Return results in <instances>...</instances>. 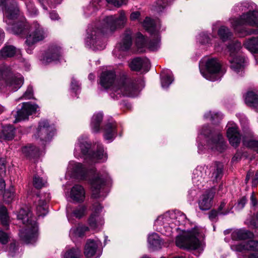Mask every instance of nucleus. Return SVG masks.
I'll return each instance as SVG.
<instances>
[{"label":"nucleus","mask_w":258,"mask_h":258,"mask_svg":"<svg viewBox=\"0 0 258 258\" xmlns=\"http://www.w3.org/2000/svg\"><path fill=\"white\" fill-rule=\"evenodd\" d=\"M17 220L24 225L19 231L20 240L26 244H34L38 239V227L36 218L30 207L24 205L17 213Z\"/></svg>","instance_id":"nucleus-1"},{"label":"nucleus","mask_w":258,"mask_h":258,"mask_svg":"<svg viewBox=\"0 0 258 258\" xmlns=\"http://www.w3.org/2000/svg\"><path fill=\"white\" fill-rule=\"evenodd\" d=\"M143 86L144 83L141 79H125L120 81L117 85L113 86L110 95L113 99H118L122 95L135 97L138 95Z\"/></svg>","instance_id":"nucleus-2"},{"label":"nucleus","mask_w":258,"mask_h":258,"mask_svg":"<svg viewBox=\"0 0 258 258\" xmlns=\"http://www.w3.org/2000/svg\"><path fill=\"white\" fill-rule=\"evenodd\" d=\"M30 30V26L25 19L17 21V35L21 37H26L25 44L30 47L36 43L43 40L46 36V34L43 28L39 25H35V30L30 35H28Z\"/></svg>","instance_id":"nucleus-3"},{"label":"nucleus","mask_w":258,"mask_h":258,"mask_svg":"<svg viewBox=\"0 0 258 258\" xmlns=\"http://www.w3.org/2000/svg\"><path fill=\"white\" fill-rule=\"evenodd\" d=\"M126 21V18L125 13L123 11H120L119 16H109L106 17L103 21V26L102 28L98 30L97 35L96 36V32L95 31L92 32L91 34V43L93 44L94 41L97 38L100 39V36L102 34L107 33L108 32H112L114 31L117 28L123 26Z\"/></svg>","instance_id":"nucleus-4"},{"label":"nucleus","mask_w":258,"mask_h":258,"mask_svg":"<svg viewBox=\"0 0 258 258\" xmlns=\"http://www.w3.org/2000/svg\"><path fill=\"white\" fill-rule=\"evenodd\" d=\"M231 23L235 31L239 33L241 36L248 34L249 33L242 27L246 25L258 26V11L249 12L242 14L238 18H233Z\"/></svg>","instance_id":"nucleus-5"},{"label":"nucleus","mask_w":258,"mask_h":258,"mask_svg":"<svg viewBox=\"0 0 258 258\" xmlns=\"http://www.w3.org/2000/svg\"><path fill=\"white\" fill-rule=\"evenodd\" d=\"M199 233L196 230L184 233L176 238L175 243L177 246L187 249H196L200 246L198 238Z\"/></svg>","instance_id":"nucleus-6"},{"label":"nucleus","mask_w":258,"mask_h":258,"mask_svg":"<svg viewBox=\"0 0 258 258\" xmlns=\"http://www.w3.org/2000/svg\"><path fill=\"white\" fill-rule=\"evenodd\" d=\"M230 55L232 59H230V68L234 71L238 73L242 71L244 67L245 58L241 56H235V53L240 50L241 48V43L235 41L228 46Z\"/></svg>","instance_id":"nucleus-7"},{"label":"nucleus","mask_w":258,"mask_h":258,"mask_svg":"<svg viewBox=\"0 0 258 258\" xmlns=\"http://www.w3.org/2000/svg\"><path fill=\"white\" fill-rule=\"evenodd\" d=\"M202 133L205 136H212V138L208 142V146L212 150L222 152L226 149V142L219 133H213L211 130H209L208 126L204 127Z\"/></svg>","instance_id":"nucleus-8"},{"label":"nucleus","mask_w":258,"mask_h":258,"mask_svg":"<svg viewBox=\"0 0 258 258\" xmlns=\"http://www.w3.org/2000/svg\"><path fill=\"white\" fill-rule=\"evenodd\" d=\"M54 135V129L50 126L46 120H42L39 122L38 127L34 134L35 139L39 140L42 144L50 141Z\"/></svg>","instance_id":"nucleus-9"},{"label":"nucleus","mask_w":258,"mask_h":258,"mask_svg":"<svg viewBox=\"0 0 258 258\" xmlns=\"http://www.w3.org/2000/svg\"><path fill=\"white\" fill-rule=\"evenodd\" d=\"M16 83L14 70L11 66L0 67V90L5 87H12Z\"/></svg>","instance_id":"nucleus-10"},{"label":"nucleus","mask_w":258,"mask_h":258,"mask_svg":"<svg viewBox=\"0 0 258 258\" xmlns=\"http://www.w3.org/2000/svg\"><path fill=\"white\" fill-rule=\"evenodd\" d=\"M206 72L200 68V72L206 79L215 81L217 80V74L221 69V64L215 58L208 59L206 63Z\"/></svg>","instance_id":"nucleus-11"},{"label":"nucleus","mask_w":258,"mask_h":258,"mask_svg":"<svg viewBox=\"0 0 258 258\" xmlns=\"http://www.w3.org/2000/svg\"><path fill=\"white\" fill-rule=\"evenodd\" d=\"M5 2L6 3L4 10L6 16L5 21L8 25L10 26L9 29L13 30L16 22V2L15 1L12 2L10 0H0V6H2Z\"/></svg>","instance_id":"nucleus-12"},{"label":"nucleus","mask_w":258,"mask_h":258,"mask_svg":"<svg viewBox=\"0 0 258 258\" xmlns=\"http://www.w3.org/2000/svg\"><path fill=\"white\" fill-rule=\"evenodd\" d=\"M116 80V74L114 71H105L100 76L98 84L104 89L113 86Z\"/></svg>","instance_id":"nucleus-13"},{"label":"nucleus","mask_w":258,"mask_h":258,"mask_svg":"<svg viewBox=\"0 0 258 258\" xmlns=\"http://www.w3.org/2000/svg\"><path fill=\"white\" fill-rule=\"evenodd\" d=\"M215 192L213 189L207 190L203 194L199 200V208L203 211L210 209L212 206V201Z\"/></svg>","instance_id":"nucleus-14"},{"label":"nucleus","mask_w":258,"mask_h":258,"mask_svg":"<svg viewBox=\"0 0 258 258\" xmlns=\"http://www.w3.org/2000/svg\"><path fill=\"white\" fill-rule=\"evenodd\" d=\"M38 106L36 104H32L29 102L23 103L22 108L17 111V122L27 119L28 116L35 113Z\"/></svg>","instance_id":"nucleus-15"},{"label":"nucleus","mask_w":258,"mask_h":258,"mask_svg":"<svg viewBox=\"0 0 258 258\" xmlns=\"http://www.w3.org/2000/svg\"><path fill=\"white\" fill-rule=\"evenodd\" d=\"M150 62L147 58L136 57L133 59L130 63V68L132 71H139L144 69L146 72L149 71Z\"/></svg>","instance_id":"nucleus-16"},{"label":"nucleus","mask_w":258,"mask_h":258,"mask_svg":"<svg viewBox=\"0 0 258 258\" xmlns=\"http://www.w3.org/2000/svg\"><path fill=\"white\" fill-rule=\"evenodd\" d=\"M60 50L59 46L56 45H51L44 56L43 61L49 63L53 61L59 60L61 56Z\"/></svg>","instance_id":"nucleus-17"},{"label":"nucleus","mask_w":258,"mask_h":258,"mask_svg":"<svg viewBox=\"0 0 258 258\" xmlns=\"http://www.w3.org/2000/svg\"><path fill=\"white\" fill-rule=\"evenodd\" d=\"M227 136L230 144L233 147H237L240 142L241 136L235 124L229 126L227 131Z\"/></svg>","instance_id":"nucleus-18"},{"label":"nucleus","mask_w":258,"mask_h":258,"mask_svg":"<svg viewBox=\"0 0 258 258\" xmlns=\"http://www.w3.org/2000/svg\"><path fill=\"white\" fill-rule=\"evenodd\" d=\"M98 244L94 240L89 239L85 245L84 253L86 258L98 257L100 253L98 251Z\"/></svg>","instance_id":"nucleus-19"},{"label":"nucleus","mask_w":258,"mask_h":258,"mask_svg":"<svg viewBox=\"0 0 258 258\" xmlns=\"http://www.w3.org/2000/svg\"><path fill=\"white\" fill-rule=\"evenodd\" d=\"M233 250L242 252L244 250L258 251V241L249 240L247 242H242L239 244L233 245L231 246Z\"/></svg>","instance_id":"nucleus-20"},{"label":"nucleus","mask_w":258,"mask_h":258,"mask_svg":"<svg viewBox=\"0 0 258 258\" xmlns=\"http://www.w3.org/2000/svg\"><path fill=\"white\" fill-rule=\"evenodd\" d=\"M15 136V127L11 124L3 127L0 131V142H8L14 139Z\"/></svg>","instance_id":"nucleus-21"},{"label":"nucleus","mask_w":258,"mask_h":258,"mask_svg":"<svg viewBox=\"0 0 258 258\" xmlns=\"http://www.w3.org/2000/svg\"><path fill=\"white\" fill-rule=\"evenodd\" d=\"M71 198L77 203L83 202L85 198V192L83 186L76 184L74 185L71 191Z\"/></svg>","instance_id":"nucleus-22"},{"label":"nucleus","mask_w":258,"mask_h":258,"mask_svg":"<svg viewBox=\"0 0 258 258\" xmlns=\"http://www.w3.org/2000/svg\"><path fill=\"white\" fill-rule=\"evenodd\" d=\"M92 197L94 198H98L100 197V193L103 190L105 185L104 180L100 178L96 177L93 179L91 182Z\"/></svg>","instance_id":"nucleus-23"},{"label":"nucleus","mask_w":258,"mask_h":258,"mask_svg":"<svg viewBox=\"0 0 258 258\" xmlns=\"http://www.w3.org/2000/svg\"><path fill=\"white\" fill-rule=\"evenodd\" d=\"M132 44V32L126 30L123 34L121 41L119 42V47L121 50H127L131 46Z\"/></svg>","instance_id":"nucleus-24"},{"label":"nucleus","mask_w":258,"mask_h":258,"mask_svg":"<svg viewBox=\"0 0 258 258\" xmlns=\"http://www.w3.org/2000/svg\"><path fill=\"white\" fill-rule=\"evenodd\" d=\"M253 234L248 230L240 229L234 231L231 234L232 239L236 240H244L251 238Z\"/></svg>","instance_id":"nucleus-25"},{"label":"nucleus","mask_w":258,"mask_h":258,"mask_svg":"<svg viewBox=\"0 0 258 258\" xmlns=\"http://www.w3.org/2000/svg\"><path fill=\"white\" fill-rule=\"evenodd\" d=\"M116 124L115 122H109L107 123L104 127V137L106 140L109 142L112 141L115 137L116 133Z\"/></svg>","instance_id":"nucleus-26"},{"label":"nucleus","mask_w":258,"mask_h":258,"mask_svg":"<svg viewBox=\"0 0 258 258\" xmlns=\"http://www.w3.org/2000/svg\"><path fill=\"white\" fill-rule=\"evenodd\" d=\"M49 196L46 199L40 198L36 203V212L38 216H44L47 213L46 203L49 201Z\"/></svg>","instance_id":"nucleus-27"},{"label":"nucleus","mask_w":258,"mask_h":258,"mask_svg":"<svg viewBox=\"0 0 258 258\" xmlns=\"http://www.w3.org/2000/svg\"><path fill=\"white\" fill-rule=\"evenodd\" d=\"M16 49L14 46L6 44L0 50V58L5 59L14 56Z\"/></svg>","instance_id":"nucleus-28"},{"label":"nucleus","mask_w":258,"mask_h":258,"mask_svg":"<svg viewBox=\"0 0 258 258\" xmlns=\"http://www.w3.org/2000/svg\"><path fill=\"white\" fill-rule=\"evenodd\" d=\"M89 158L93 162H104L107 160V155L104 153L103 149L101 147L92 154H89Z\"/></svg>","instance_id":"nucleus-29"},{"label":"nucleus","mask_w":258,"mask_h":258,"mask_svg":"<svg viewBox=\"0 0 258 258\" xmlns=\"http://www.w3.org/2000/svg\"><path fill=\"white\" fill-rule=\"evenodd\" d=\"M245 103L253 107L258 106V95L252 91L248 92L245 97Z\"/></svg>","instance_id":"nucleus-30"},{"label":"nucleus","mask_w":258,"mask_h":258,"mask_svg":"<svg viewBox=\"0 0 258 258\" xmlns=\"http://www.w3.org/2000/svg\"><path fill=\"white\" fill-rule=\"evenodd\" d=\"M22 151L27 157L35 158L38 156L39 150L34 146H29L23 148Z\"/></svg>","instance_id":"nucleus-31"},{"label":"nucleus","mask_w":258,"mask_h":258,"mask_svg":"<svg viewBox=\"0 0 258 258\" xmlns=\"http://www.w3.org/2000/svg\"><path fill=\"white\" fill-rule=\"evenodd\" d=\"M103 119V114L98 113L94 114L91 123L92 128L94 132H98L100 130V125Z\"/></svg>","instance_id":"nucleus-32"},{"label":"nucleus","mask_w":258,"mask_h":258,"mask_svg":"<svg viewBox=\"0 0 258 258\" xmlns=\"http://www.w3.org/2000/svg\"><path fill=\"white\" fill-rule=\"evenodd\" d=\"M81 256V249L78 247H72L64 252L62 258H80Z\"/></svg>","instance_id":"nucleus-33"},{"label":"nucleus","mask_w":258,"mask_h":258,"mask_svg":"<svg viewBox=\"0 0 258 258\" xmlns=\"http://www.w3.org/2000/svg\"><path fill=\"white\" fill-rule=\"evenodd\" d=\"M243 45L249 50L255 53L258 52V37L247 40Z\"/></svg>","instance_id":"nucleus-34"},{"label":"nucleus","mask_w":258,"mask_h":258,"mask_svg":"<svg viewBox=\"0 0 258 258\" xmlns=\"http://www.w3.org/2000/svg\"><path fill=\"white\" fill-rule=\"evenodd\" d=\"M148 242L150 245L155 249L160 248L162 243L159 235L156 233H153L149 235Z\"/></svg>","instance_id":"nucleus-35"},{"label":"nucleus","mask_w":258,"mask_h":258,"mask_svg":"<svg viewBox=\"0 0 258 258\" xmlns=\"http://www.w3.org/2000/svg\"><path fill=\"white\" fill-rule=\"evenodd\" d=\"M74 171L81 179H85L87 169L82 164L80 163H76L74 167Z\"/></svg>","instance_id":"nucleus-36"},{"label":"nucleus","mask_w":258,"mask_h":258,"mask_svg":"<svg viewBox=\"0 0 258 258\" xmlns=\"http://www.w3.org/2000/svg\"><path fill=\"white\" fill-rule=\"evenodd\" d=\"M243 144L245 147L252 149L258 154V140L243 138Z\"/></svg>","instance_id":"nucleus-37"},{"label":"nucleus","mask_w":258,"mask_h":258,"mask_svg":"<svg viewBox=\"0 0 258 258\" xmlns=\"http://www.w3.org/2000/svg\"><path fill=\"white\" fill-rule=\"evenodd\" d=\"M223 165L220 163H216L212 173V177L214 180L218 181L220 179L223 175Z\"/></svg>","instance_id":"nucleus-38"},{"label":"nucleus","mask_w":258,"mask_h":258,"mask_svg":"<svg viewBox=\"0 0 258 258\" xmlns=\"http://www.w3.org/2000/svg\"><path fill=\"white\" fill-rule=\"evenodd\" d=\"M218 35L223 41H225L230 38L232 33L227 27L221 26L218 30Z\"/></svg>","instance_id":"nucleus-39"},{"label":"nucleus","mask_w":258,"mask_h":258,"mask_svg":"<svg viewBox=\"0 0 258 258\" xmlns=\"http://www.w3.org/2000/svg\"><path fill=\"white\" fill-rule=\"evenodd\" d=\"M143 25L144 27L151 33H153L155 31L154 22L149 18L147 17L145 19Z\"/></svg>","instance_id":"nucleus-40"},{"label":"nucleus","mask_w":258,"mask_h":258,"mask_svg":"<svg viewBox=\"0 0 258 258\" xmlns=\"http://www.w3.org/2000/svg\"><path fill=\"white\" fill-rule=\"evenodd\" d=\"M0 220L4 226L8 225L9 217L7 214V209L3 206H0Z\"/></svg>","instance_id":"nucleus-41"},{"label":"nucleus","mask_w":258,"mask_h":258,"mask_svg":"<svg viewBox=\"0 0 258 258\" xmlns=\"http://www.w3.org/2000/svg\"><path fill=\"white\" fill-rule=\"evenodd\" d=\"M47 183L46 180L43 179L42 178L35 175L33 177V184L34 186L37 189H40L45 186Z\"/></svg>","instance_id":"nucleus-42"},{"label":"nucleus","mask_w":258,"mask_h":258,"mask_svg":"<svg viewBox=\"0 0 258 258\" xmlns=\"http://www.w3.org/2000/svg\"><path fill=\"white\" fill-rule=\"evenodd\" d=\"M88 229V227L85 225H79L75 228L72 229L71 231L76 236L82 237Z\"/></svg>","instance_id":"nucleus-43"},{"label":"nucleus","mask_w":258,"mask_h":258,"mask_svg":"<svg viewBox=\"0 0 258 258\" xmlns=\"http://www.w3.org/2000/svg\"><path fill=\"white\" fill-rule=\"evenodd\" d=\"M86 210L84 206H80L73 211V215L77 218H81L84 215Z\"/></svg>","instance_id":"nucleus-44"},{"label":"nucleus","mask_w":258,"mask_h":258,"mask_svg":"<svg viewBox=\"0 0 258 258\" xmlns=\"http://www.w3.org/2000/svg\"><path fill=\"white\" fill-rule=\"evenodd\" d=\"M97 214H92L89 219V223L90 226L93 229H96L102 225L101 223H98L97 222Z\"/></svg>","instance_id":"nucleus-45"},{"label":"nucleus","mask_w":258,"mask_h":258,"mask_svg":"<svg viewBox=\"0 0 258 258\" xmlns=\"http://www.w3.org/2000/svg\"><path fill=\"white\" fill-rule=\"evenodd\" d=\"M32 98H33V88L32 86H29L25 92L19 99H30Z\"/></svg>","instance_id":"nucleus-46"},{"label":"nucleus","mask_w":258,"mask_h":258,"mask_svg":"<svg viewBox=\"0 0 258 258\" xmlns=\"http://www.w3.org/2000/svg\"><path fill=\"white\" fill-rule=\"evenodd\" d=\"M11 236L10 234L7 233L2 230H0V243L2 244H6L10 240Z\"/></svg>","instance_id":"nucleus-47"},{"label":"nucleus","mask_w":258,"mask_h":258,"mask_svg":"<svg viewBox=\"0 0 258 258\" xmlns=\"http://www.w3.org/2000/svg\"><path fill=\"white\" fill-rule=\"evenodd\" d=\"M173 79L172 76L166 75L163 77L161 80V84L163 87H168L173 82Z\"/></svg>","instance_id":"nucleus-48"},{"label":"nucleus","mask_w":258,"mask_h":258,"mask_svg":"<svg viewBox=\"0 0 258 258\" xmlns=\"http://www.w3.org/2000/svg\"><path fill=\"white\" fill-rule=\"evenodd\" d=\"M225 205L226 202L225 201H223L221 202L217 210L219 212L220 215H225L230 213V211L231 210V208L229 209L228 208L224 209V208L225 207Z\"/></svg>","instance_id":"nucleus-49"},{"label":"nucleus","mask_w":258,"mask_h":258,"mask_svg":"<svg viewBox=\"0 0 258 258\" xmlns=\"http://www.w3.org/2000/svg\"><path fill=\"white\" fill-rule=\"evenodd\" d=\"M160 41L158 39L150 41L148 44L149 48L152 51L157 50L159 47Z\"/></svg>","instance_id":"nucleus-50"},{"label":"nucleus","mask_w":258,"mask_h":258,"mask_svg":"<svg viewBox=\"0 0 258 258\" xmlns=\"http://www.w3.org/2000/svg\"><path fill=\"white\" fill-rule=\"evenodd\" d=\"M80 147L83 154L87 155L89 152L90 145L86 142L81 143Z\"/></svg>","instance_id":"nucleus-51"},{"label":"nucleus","mask_w":258,"mask_h":258,"mask_svg":"<svg viewBox=\"0 0 258 258\" xmlns=\"http://www.w3.org/2000/svg\"><path fill=\"white\" fill-rule=\"evenodd\" d=\"M108 3L113 4L114 6L120 7L123 4H125L127 0H106Z\"/></svg>","instance_id":"nucleus-52"},{"label":"nucleus","mask_w":258,"mask_h":258,"mask_svg":"<svg viewBox=\"0 0 258 258\" xmlns=\"http://www.w3.org/2000/svg\"><path fill=\"white\" fill-rule=\"evenodd\" d=\"M219 213L218 211L213 209L209 213V218L212 221H216L217 217Z\"/></svg>","instance_id":"nucleus-53"},{"label":"nucleus","mask_w":258,"mask_h":258,"mask_svg":"<svg viewBox=\"0 0 258 258\" xmlns=\"http://www.w3.org/2000/svg\"><path fill=\"white\" fill-rule=\"evenodd\" d=\"M250 224L253 228H257L258 227V216H253L251 217L250 220Z\"/></svg>","instance_id":"nucleus-54"},{"label":"nucleus","mask_w":258,"mask_h":258,"mask_svg":"<svg viewBox=\"0 0 258 258\" xmlns=\"http://www.w3.org/2000/svg\"><path fill=\"white\" fill-rule=\"evenodd\" d=\"M156 4L155 9L157 11H161L165 6V2H162V0H158Z\"/></svg>","instance_id":"nucleus-55"},{"label":"nucleus","mask_w":258,"mask_h":258,"mask_svg":"<svg viewBox=\"0 0 258 258\" xmlns=\"http://www.w3.org/2000/svg\"><path fill=\"white\" fill-rule=\"evenodd\" d=\"M17 59H19V62L21 63L22 65L28 68L29 67V64L23 58H20V56H19V55H21L19 51L17 50Z\"/></svg>","instance_id":"nucleus-56"},{"label":"nucleus","mask_w":258,"mask_h":258,"mask_svg":"<svg viewBox=\"0 0 258 258\" xmlns=\"http://www.w3.org/2000/svg\"><path fill=\"white\" fill-rule=\"evenodd\" d=\"M252 186L255 187L258 184V170L255 172V174L252 176Z\"/></svg>","instance_id":"nucleus-57"},{"label":"nucleus","mask_w":258,"mask_h":258,"mask_svg":"<svg viewBox=\"0 0 258 258\" xmlns=\"http://www.w3.org/2000/svg\"><path fill=\"white\" fill-rule=\"evenodd\" d=\"M6 167L5 164V160L4 159H0V175L1 176L5 172Z\"/></svg>","instance_id":"nucleus-58"},{"label":"nucleus","mask_w":258,"mask_h":258,"mask_svg":"<svg viewBox=\"0 0 258 258\" xmlns=\"http://www.w3.org/2000/svg\"><path fill=\"white\" fill-rule=\"evenodd\" d=\"M79 87L78 82L74 78H72L71 84V89L73 90H77Z\"/></svg>","instance_id":"nucleus-59"},{"label":"nucleus","mask_w":258,"mask_h":258,"mask_svg":"<svg viewBox=\"0 0 258 258\" xmlns=\"http://www.w3.org/2000/svg\"><path fill=\"white\" fill-rule=\"evenodd\" d=\"M246 201H247V200L245 197H242L239 200V201H238V206L239 207V208L240 209H242L244 207V206L246 203Z\"/></svg>","instance_id":"nucleus-60"},{"label":"nucleus","mask_w":258,"mask_h":258,"mask_svg":"<svg viewBox=\"0 0 258 258\" xmlns=\"http://www.w3.org/2000/svg\"><path fill=\"white\" fill-rule=\"evenodd\" d=\"M24 83V78L23 76L19 74H17V88H20Z\"/></svg>","instance_id":"nucleus-61"},{"label":"nucleus","mask_w":258,"mask_h":258,"mask_svg":"<svg viewBox=\"0 0 258 258\" xmlns=\"http://www.w3.org/2000/svg\"><path fill=\"white\" fill-rule=\"evenodd\" d=\"M250 202H251V204L253 207H255L257 204V200L256 199V197L255 196L254 192H252L251 195Z\"/></svg>","instance_id":"nucleus-62"},{"label":"nucleus","mask_w":258,"mask_h":258,"mask_svg":"<svg viewBox=\"0 0 258 258\" xmlns=\"http://www.w3.org/2000/svg\"><path fill=\"white\" fill-rule=\"evenodd\" d=\"M140 16V13L139 12H135L132 13L130 16V19L131 20H135L139 18Z\"/></svg>","instance_id":"nucleus-63"},{"label":"nucleus","mask_w":258,"mask_h":258,"mask_svg":"<svg viewBox=\"0 0 258 258\" xmlns=\"http://www.w3.org/2000/svg\"><path fill=\"white\" fill-rule=\"evenodd\" d=\"M254 174V172L252 170H249L247 172L246 176L245 178V182L247 183L248 181H249L250 178L252 177Z\"/></svg>","instance_id":"nucleus-64"}]
</instances>
